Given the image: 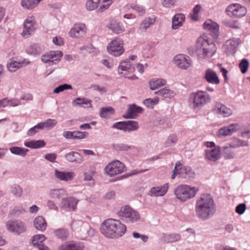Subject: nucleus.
Here are the masks:
<instances>
[{
  "mask_svg": "<svg viewBox=\"0 0 250 250\" xmlns=\"http://www.w3.org/2000/svg\"><path fill=\"white\" fill-rule=\"evenodd\" d=\"M214 200L210 194L203 193L196 199L195 211L197 217L203 221L208 220L216 212Z\"/></svg>",
  "mask_w": 250,
  "mask_h": 250,
  "instance_id": "nucleus-1",
  "label": "nucleus"
},
{
  "mask_svg": "<svg viewBox=\"0 0 250 250\" xmlns=\"http://www.w3.org/2000/svg\"><path fill=\"white\" fill-rule=\"evenodd\" d=\"M216 51V46L210 39L207 37H200L198 39L195 52L199 59L211 57Z\"/></svg>",
  "mask_w": 250,
  "mask_h": 250,
  "instance_id": "nucleus-2",
  "label": "nucleus"
},
{
  "mask_svg": "<svg viewBox=\"0 0 250 250\" xmlns=\"http://www.w3.org/2000/svg\"><path fill=\"white\" fill-rule=\"evenodd\" d=\"M198 191L199 188L196 187L181 184L175 188L174 194L177 200L184 203L194 198Z\"/></svg>",
  "mask_w": 250,
  "mask_h": 250,
  "instance_id": "nucleus-3",
  "label": "nucleus"
},
{
  "mask_svg": "<svg viewBox=\"0 0 250 250\" xmlns=\"http://www.w3.org/2000/svg\"><path fill=\"white\" fill-rule=\"evenodd\" d=\"M195 176V172L191 167L184 166L177 162L175 165L171 178L174 179L176 176H178L180 179L191 180L194 178Z\"/></svg>",
  "mask_w": 250,
  "mask_h": 250,
  "instance_id": "nucleus-4",
  "label": "nucleus"
},
{
  "mask_svg": "<svg viewBox=\"0 0 250 250\" xmlns=\"http://www.w3.org/2000/svg\"><path fill=\"white\" fill-rule=\"evenodd\" d=\"M117 214L122 220L128 224L135 223L140 219L139 213L127 205L122 207Z\"/></svg>",
  "mask_w": 250,
  "mask_h": 250,
  "instance_id": "nucleus-5",
  "label": "nucleus"
},
{
  "mask_svg": "<svg viewBox=\"0 0 250 250\" xmlns=\"http://www.w3.org/2000/svg\"><path fill=\"white\" fill-rule=\"evenodd\" d=\"M211 100L210 96L206 91L197 90L191 94L190 101L194 109H200Z\"/></svg>",
  "mask_w": 250,
  "mask_h": 250,
  "instance_id": "nucleus-6",
  "label": "nucleus"
},
{
  "mask_svg": "<svg viewBox=\"0 0 250 250\" xmlns=\"http://www.w3.org/2000/svg\"><path fill=\"white\" fill-rule=\"evenodd\" d=\"M205 159L211 162H216L218 161L222 156L221 148L217 146L213 142H207L205 144Z\"/></svg>",
  "mask_w": 250,
  "mask_h": 250,
  "instance_id": "nucleus-7",
  "label": "nucleus"
},
{
  "mask_svg": "<svg viewBox=\"0 0 250 250\" xmlns=\"http://www.w3.org/2000/svg\"><path fill=\"white\" fill-rule=\"evenodd\" d=\"M7 230L16 235H20L26 230V226L24 222L20 219H11L5 224Z\"/></svg>",
  "mask_w": 250,
  "mask_h": 250,
  "instance_id": "nucleus-8",
  "label": "nucleus"
},
{
  "mask_svg": "<svg viewBox=\"0 0 250 250\" xmlns=\"http://www.w3.org/2000/svg\"><path fill=\"white\" fill-rule=\"evenodd\" d=\"M107 50L108 52L113 56H121L125 51L123 40L120 38H115L109 43Z\"/></svg>",
  "mask_w": 250,
  "mask_h": 250,
  "instance_id": "nucleus-9",
  "label": "nucleus"
},
{
  "mask_svg": "<svg viewBox=\"0 0 250 250\" xmlns=\"http://www.w3.org/2000/svg\"><path fill=\"white\" fill-rule=\"evenodd\" d=\"M125 170V165L121 162L116 160L109 163L105 167V172L110 177L121 174Z\"/></svg>",
  "mask_w": 250,
  "mask_h": 250,
  "instance_id": "nucleus-10",
  "label": "nucleus"
},
{
  "mask_svg": "<svg viewBox=\"0 0 250 250\" xmlns=\"http://www.w3.org/2000/svg\"><path fill=\"white\" fill-rule=\"evenodd\" d=\"M135 68L133 63L129 60H126L122 61L118 67V73L128 79L134 80L137 78L135 76L128 77V75L132 74L134 72Z\"/></svg>",
  "mask_w": 250,
  "mask_h": 250,
  "instance_id": "nucleus-11",
  "label": "nucleus"
},
{
  "mask_svg": "<svg viewBox=\"0 0 250 250\" xmlns=\"http://www.w3.org/2000/svg\"><path fill=\"white\" fill-rule=\"evenodd\" d=\"M63 56L61 51H50L42 56L41 61L45 63L56 64Z\"/></svg>",
  "mask_w": 250,
  "mask_h": 250,
  "instance_id": "nucleus-12",
  "label": "nucleus"
},
{
  "mask_svg": "<svg viewBox=\"0 0 250 250\" xmlns=\"http://www.w3.org/2000/svg\"><path fill=\"white\" fill-rule=\"evenodd\" d=\"M229 15L236 18H241L247 14V9L239 3H232L229 5L226 8Z\"/></svg>",
  "mask_w": 250,
  "mask_h": 250,
  "instance_id": "nucleus-13",
  "label": "nucleus"
},
{
  "mask_svg": "<svg viewBox=\"0 0 250 250\" xmlns=\"http://www.w3.org/2000/svg\"><path fill=\"white\" fill-rule=\"evenodd\" d=\"M87 31V28L83 23L74 24L69 32V35L72 38L78 39L84 37Z\"/></svg>",
  "mask_w": 250,
  "mask_h": 250,
  "instance_id": "nucleus-14",
  "label": "nucleus"
},
{
  "mask_svg": "<svg viewBox=\"0 0 250 250\" xmlns=\"http://www.w3.org/2000/svg\"><path fill=\"white\" fill-rule=\"evenodd\" d=\"M37 27L35 18L33 16H28L24 21L22 35L28 37L34 31Z\"/></svg>",
  "mask_w": 250,
  "mask_h": 250,
  "instance_id": "nucleus-15",
  "label": "nucleus"
},
{
  "mask_svg": "<svg viewBox=\"0 0 250 250\" xmlns=\"http://www.w3.org/2000/svg\"><path fill=\"white\" fill-rule=\"evenodd\" d=\"M241 43V40L238 38H233L228 40L223 46L224 51L227 55L233 54L235 52L236 48Z\"/></svg>",
  "mask_w": 250,
  "mask_h": 250,
  "instance_id": "nucleus-16",
  "label": "nucleus"
},
{
  "mask_svg": "<svg viewBox=\"0 0 250 250\" xmlns=\"http://www.w3.org/2000/svg\"><path fill=\"white\" fill-rule=\"evenodd\" d=\"M112 219L105 220L101 225V232L106 238L115 239L114 231L113 228Z\"/></svg>",
  "mask_w": 250,
  "mask_h": 250,
  "instance_id": "nucleus-17",
  "label": "nucleus"
},
{
  "mask_svg": "<svg viewBox=\"0 0 250 250\" xmlns=\"http://www.w3.org/2000/svg\"><path fill=\"white\" fill-rule=\"evenodd\" d=\"M174 62L181 69H186L191 65V60L190 58L184 54H178L175 56Z\"/></svg>",
  "mask_w": 250,
  "mask_h": 250,
  "instance_id": "nucleus-18",
  "label": "nucleus"
},
{
  "mask_svg": "<svg viewBox=\"0 0 250 250\" xmlns=\"http://www.w3.org/2000/svg\"><path fill=\"white\" fill-rule=\"evenodd\" d=\"M85 248L83 242L79 241H68L62 245L59 250H84Z\"/></svg>",
  "mask_w": 250,
  "mask_h": 250,
  "instance_id": "nucleus-19",
  "label": "nucleus"
},
{
  "mask_svg": "<svg viewBox=\"0 0 250 250\" xmlns=\"http://www.w3.org/2000/svg\"><path fill=\"white\" fill-rule=\"evenodd\" d=\"M78 202L77 199L72 197L63 198L60 207L66 211L74 210L77 208Z\"/></svg>",
  "mask_w": 250,
  "mask_h": 250,
  "instance_id": "nucleus-20",
  "label": "nucleus"
},
{
  "mask_svg": "<svg viewBox=\"0 0 250 250\" xmlns=\"http://www.w3.org/2000/svg\"><path fill=\"white\" fill-rule=\"evenodd\" d=\"M213 111L218 115L228 117L232 114V110L220 102L215 103Z\"/></svg>",
  "mask_w": 250,
  "mask_h": 250,
  "instance_id": "nucleus-21",
  "label": "nucleus"
},
{
  "mask_svg": "<svg viewBox=\"0 0 250 250\" xmlns=\"http://www.w3.org/2000/svg\"><path fill=\"white\" fill-rule=\"evenodd\" d=\"M113 228L114 231L115 239L123 236L126 231V227L118 220L113 219Z\"/></svg>",
  "mask_w": 250,
  "mask_h": 250,
  "instance_id": "nucleus-22",
  "label": "nucleus"
},
{
  "mask_svg": "<svg viewBox=\"0 0 250 250\" xmlns=\"http://www.w3.org/2000/svg\"><path fill=\"white\" fill-rule=\"evenodd\" d=\"M238 129L239 125L238 124H232L219 129L217 133V135L220 138L230 136L233 133L237 131Z\"/></svg>",
  "mask_w": 250,
  "mask_h": 250,
  "instance_id": "nucleus-23",
  "label": "nucleus"
},
{
  "mask_svg": "<svg viewBox=\"0 0 250 250\" xmlns=\"http://www.w3.org/2000/svg\"><path fill=\"white\" fill-rule=\"evenodd\" d=\"M204 79L208 83L212 84H218L220 83V80L217 73L210 68L207 69L205 71Z\"/></svg>",
  "mask_w": 250,
  "mask_h": 250,
  "instance_id": "nucleus-24",
  "label": "nucleus"
},
{
  "mask_svg": "<svg viewBox=\"0 0 250 250\" xmlns=\"http://www.w3.org/2000/svg\"><path fill=\"white\" fill-rule=\"evenodd\" d=\"M169 188L168 183H166L162 186L152 188L149 192L151 196L159 197L165 195Z\"/></svg>",
  "mask_w": 250,
  "mask_h": 250,
  "instance_id": "nucleus-25",
  "label": "nucleus"
},
{
  "mask_svg": "<svg viewBox=\"0 0 250 250\" xmlns=\"http://www.w3.org/2000/svg\"><path fill=\"white\" fill-rule=\"evenodd\" d=\"M54 175L56 178L60 181L67 182L73 179L75 174L73 172L62 171L56 169Z\"/></svg>",
  "mask_w": 250,
  "mask_h": 250,
  "instance_id": "nucleus-26",
  "label": "nucleus"
},
{
  "mask_svg": "<svg viewBox=\"0 0 250 250\" xmlns=\"http://www.w3.org/2000/svg\"><path fill=\"white\" fill-rule=\"evenodd\" d=\"M156 17L154 15L145 18L141 22L139 30L141 32H146L150 26L154 24Z\"/></svg>",
  "mask_w": 250,
  "mask_h": 250,
  "instance_id": "nucleus-27",
  "label": "nucleus"
},
{
  "mask_svg": "<svg viewBox=\"0 0 250 250\" xmlns=\"http://www.w3.org/2000/svg\"><path fill=\"white\" fill-rule=\"evenodd\" d=\"M143 109L140 106L135 104L130 105L127 109L126 114L123 116L125 119H134L138 114L142 112Z\"/></svg>",
  "mask_w": 250,
  "mask_h": 250,
  "instance_id": "nucleus-28",
  "label": "nucleus"
},
{
  "mask_svg": "<svg viewBox=\"0 0 250 250\" xmlns=\"http://www.w3.org/2000/svg\"><path fill=\"white\" fill-rule=\"evenodd\" d=\"M28 62H25V60H11L7 64L8 70L11 72H15L18 69L29 64Z\"/></svg>",
  "mask_w": 250,
  "mask_h": 250,
  "instance_id": "nucleus-29",
  "label": "nucleus"
},
{
  "mask_svg": "<svg viewBox=\"0 0 250 250\" xmlns=\"http://www.w3.org/2000/svg\"><path fill=\"white\" fill-rule=\"evenodd\" d=\"M155 94L161 96L163 100L166 101L169 100L176 95V93L174 91L168 89L167 87L162 88L156 91Z\"/></svg>",
  "mask_w": 250,
  "mask_h": 250,
  "instance_id": "nucleus-30",
  "label": "nucleus"
},
{
  "mask_svg": "<svg viewBox=\"0 0 250 250\" xmlns=\"http://www.w3.org/2000/svg\"><path fill=\"white\" fill-rule=\"evenodd\" d=\"M44 47L43 45L37 43L30 45L26 49V52L29 55L37 56L40 55L44 50Z\"/></svg>",
  "mask_w": 250,
  "mask_h": 250,
  "instance_id": "nucleus-31",
  "label": "nucleus"
},
{
  "mask_svg": "<svg viewBox=\"0 0 250 250\" xmlns=\"http://www.w3.org/2000/svg\"><path fill=\"white\" fill-rule=\"evenodd\" d=\"M65 159L70 163L81 164L83 162L82 156L78 152L71 151L65 155Z\"/></svg>",
  "mask_w": 250,
  "mask_h": 250,
  "instance_id": "nucleus-32",
  "label": "nucleus"
},
{
  "mask_svg": "<svg viewBox=\"0 0 250 250\" xmlns=\"http://www.w3.org/2000/svg\"><path fill=\"white\" fill-rule=\"evenodd\" d=\"M204 27L205 29L210 31L214 36H217L219 32L218 24L211 20H207L204 23Z\"/></svg>",
  "mask_w": 250,
  "mask_h": 250,
  "instance_id": "nucleus-33",
  "label": "nucleus"
},
{
  "mask_svg": "<svg viewBox=\"0 0 250 250\" xmlns=\"http://www.w3.org/2000/svg\"><path fill=\"white\" fill-rule=\"evenodd\" d=\"M33 225L35 228L42 232L44 231L47 227L45 219L42 216H38L34 219Z\"/></svg>",
  "mask_w": 250,
  "mask_h": 250,
  "instance_id": "nucleus-34",
  "label": "nucleus"
},
{
  "mask_svg": "<svg viewBox=\"0 0 250 250\" xmlns=\"http://www.w3.org/2000/svg\"><path fill=\"white\" fill-rule=\"evenodd\" d=\"M185 19V16L183 14H176L172 18L173 29H177L183 24Z\"/></svg>",
  "mask_w": 250,
  "mask_h": 250,
  "instance_id": "nucleus-35",
  "label": "nucleus"
},
{
  "mask_svg": "<svg viewBox=\"0 0 250 250\" xmlns=\"http://www.w3.org/2000/svg\"><path fill=\"white\" fill-rule=\"evenodd\" d=\"M72 104L74 106L80 105L83 107H92L91 101L85 98H77L72 101Z\"/></svg>",
  "mask_w": 250,
  "mask_h": 250,
  "instance_id": "nucleus-36",
  "label": "nucleus"
},
{
  "mask_svg": "<svg viewBox=\"0 0 250 250\" xmlns=\"http://www.w3.org/2000/svg\"><path fill=\"white\" fill-rule=\"evenodd\" d=\"M181 239V235L180 233H172L165 234L162 237V240L166 243H175Z\"/></svg>",
  "mask_w": 250,
  "mask_h": 250,
  "instance_id": "nucleus-37",
  "label": "nucleus"
},
{
  "mask_svg": "<svg viewBox=\"0 0 250 250\" xmlns=\"http://www.w3.org/2000/svg\"><path fill=\"white\" fill-rule=\"evenodd\" d=\"M108 28L116 34H120L125 31L123 24L116 21H112L108 25Z\"/></svg>",
  "mask_w": 250,
  "mask_h": 250,
  "instance_id": "nucleus-38",
  "label": "nucleus"
},
{
  "mask_svg": "<svg viewBox=\"0 0 250 250\" xmlns=\"http://www.w3.org/2000/svg\"><path fill=\"white\" fill-rule=\"evenodd\" d=\"M24 145L29 148L37 149L43 147L45 146V143L43 140H32L24 142Z\"/></svg>",
  "mask_w": 250,
  "mask_h": 250,
  "instance_id": "nucleus-39",
  "label": "nucleus"
},
{
  "mask_svg": "<svg viewBox=\"0 0 250 250\" xmlns=\"http://www.w3.org/2000/svg\"><path fill=\"white\" fill-rule=\"evenodd\" d=\"M247 141L242 140L237 138H233L229 143V146L230 148H236L241 146H249Z\"/></svg>",
  "mask_w": 250,
  "mask_h": 250,
  "instance_id": "nucleus-40",
  "label": "nucleus"
},
{
  "mask_svg": "<svg viewBox=\"0 0 250 250\" xmlns=\"http://www.w3.org/2000/svg\"><path fill=\"white\" fill-rule=\"evenodd\" d=\"M9 151L13 154L24 157L26 156L29 150L23 147L12 146L9 148Z\"/></svg>",
  "mask_w": 250,
  "mask_h": 250,
  "instance_id": "nucleus-41",
  "label": "nucleus"
},
{
  "mask_svg": "<svg viewBox=\"0 0 250 250\" xmlns=\"http://www.w3.org/2000/svg\"><path fill=\"white\" fill-rule=\"evenodd\" d=\"M41 129H51L57 124L56 120L48 119L44 122L39 123Z\"/></svg>",
  "mask_w": 250,
  "mask_h": 250,
  "instance_id": "nucleus-42",
  "label": "nucleus"
},
{
  "mask_svg": "<svg viewBox=\"0 0 250 250\" xmlns=\"http://www.w3.org/2000/svg\"><path fill=\"white\" fill-rule=\"evenodd\" d=\"M95 173V170L93 168H90L88 171L84 173V181L88 182V185L93 186L95 185V180L93 176Z\"/></svg>",
  "mask_w": 250,
  "mask_h": 250,
  "instance_id": "nucleus-43",
  "label": "nucleus"
},
{
  "mask_svg": "<svg viewBox=\"0 0 250 250\" xmlns=\"http://www.w3.org/2000/svg\"><path fill=\"white\" fill-rule=\"evenodd\" d=\"M166 83V81L163 79H153L149 82L150 88L151 90H154L162 86L165 85Z\"/></svg>",
  "mask_w": 250,
  "mask_h": 250,
  "instance_id": "nucleus-44",
  "label": "nucleus"
},
{
  "mask_svg": "<svg viewBox=\"0 0 250 250\" xmlns=\"http://www.w3.org/2000/svg\"><path fill=\"white\" fill-rule=\"evenodd\" d=\"M66 192L62 188L51 189L49 190V195L52 198H60L65 195Z\"/></svg>",
  "mask_w": 250,
  "mask_h": 250,
  "instance_id": "nucleus-45",
  "label": "nucleus"
},
{
  "mask_svg": "<svg viewBox=\"0 0 250 250\" xmlns=\"http://www.w3.org/2000/svg\"><path fill=\"white\" fill-rule=\"evenodd\" d=\"M202 10L203 8L200 5H196L194 7L192 13L190 14L191 19L194 21H198L200 18Z\"/></svg>",
  "mask_w": 250,
  "mask_h": 250,
  "instance_id": "nucleus-46",
  "label": "nucleus"
},
{
  "mask_svg": "<svg viewBox=\"0 0 250 250\" xmlns=\"http://www.w3.org/2000/svg\"><path fill=\"white\" fill-rule=\"evenodd\" d=\"M114 113V109L110 106L102 107L100 109V116L104 118H107L113 115Z\"/></svg>",
  "mask_w": 250,
  "mask_h": 250,
  "instance_id": "nucleus-47",
  "label": "nucleus"
},
{
  "mask_svg": "<svg viewBox=\"0 0 250 250\" xmlns=\"http://www.w3.org/2000/svg\"><path fill=\"white\" fill-rule=\"evenodd\" d=\"M46 239V237L43 234H39L34 235L32 237L31 242L35 247H38L40 244H42L43 242Z\"/></svg>",
  "mask_w": 250,
  "mask_h": 250,
  "instance_id": "nucleus-48",
  "label": "nucleus"
},
{
  "mask_svg": "<svg viewBox=\"0 0 250 250\" xmlns=\"http://www.w3.org/2000/svg\"><path fill=\"white\" fill-rule=\"evenodd\" d=\"M139 128L138 124L134 121H125V132H131L137 130Z\"/></svg>",
  "mask_w": 250,
  "mask_h": 250,
  "instance_id": "nucleus-49",
  "label": "nucleus"
},
{
  "mask_svg": "<svg viewBox=\"0 0 250 250\" xmlns=\"http://www.w3.org/2000/svg\"><path fill=\"white\" fill-rule=\"evenodd\" d=\"M232 148L229 146L224 147L223 155L225 159H232L236 156L235 152L232 149Z\"/></svg>",
  "mask_w": 250,
  "mask_h": 250,
  "instance_id": "nucleus-50",
  "label": "nucleus"
},
{
  "mask_svg": "<svg viewBox=\"0 0 250 250\" xmlns=\"http://www.w3.org/2000/svg\"><path fill=\"white\" fill-rule=\"evenodd\" d=\"M240 130V136L244 138H250V125H243L241 127L239 125L238 130Z\"/></svg>",
  "mask_w": 250,
  "mask_h": 250,
  "instance_id": "nucleus-51",
  "label": "nucleus"
},
{
  "mask_svg": "<svg viewBox=\"0 0 250 250\" xmlns=\"http://www.w3.org/2000/svg\"><path fill=\"white\" fill-rule=\"evenodd\" d=\"M81 227H89V224L81 220H75L72 221L71 228L73 229L77 230Z\"/></svg>",
  "mask_w": 250,
  "mask_h": 250,
  "instance_id": "nucleus-52",
  "label": "nucleus"
},
{
  "mask_svg": "<svg viewBox=\"0 0 250 250\" xmlns=\"http://www.w3.org/2000/svg\"><path fill=\"white\" fill-rule=\"evenodd\" d=\"M159 101V98L155 97L153 99L148 98L144 100V104L149 108H153L155 105H156Z\"/></svg>",
  "mask_w": 250,
  "mask_h": 250,
  "instance_id": "nucleus-53",
  "label": "nucleus"
},
{
  "mask_svg": "<svg viewBox=\"0 0 250 250\" xmlns=\"http://www.w3.org/2000/svg\"><path fill=\"white\" fill-rule=\"evenodd\" d=\"M54 234L59 238L65 239L68 237L69 232L66 229H59L54 231Z\"/></svg>",
  "mask_w": 250,
  "mask_h": 250,
  "instance_id": "nucleus-54",
  "label": "nucleus"
},
{
  "mask_svg": "<svg viewBox=\"0 0 250 250\" xmlns=\"http://www.w3.org/2000/svg\"><path fill=\"white\" fill-rule=\"evenodd\" d=\"M80 50L82 51H86L92 55H95L98 52L97 48L94 47L92 44L83 45L80 48Z\"/></svg>",
  "mask_w": 250,
  "mask_h": 250,
  "instance_id": "nucleus-55",
  "label": "nucleus"
},
{
  "mask_svg": "<svg viewBox=\"0 0 250 250\" xmlns=\"http://www.w3.org/2000/svg\"><path fill=\"white\" fill-rule=\"evenodd\" d=\"M11 192L16 196L20 197L22 194V189L19 185L15 184L12 185L10 188Z\"/></svg>",
  "mask_w": 250,
  "mask_h": 250,
  "instance_id": "nucleus-56",
  "label": "nucleus"
},
{
  "mask_svg": "<svg viewBox=\"0 0 250 250\" xmlns=\"http://www.w3.org/2000/svg\"><path fill=\"white\" fill-rule=\"evenodd\" d=\"M249 66V62L246 59H243L239 64V67L242 73L245 74L247 72Z\"/></svg>",
  "mask_w": 250,
  "mask_h": 250,
  "instance_id": "nucleus-57",
  "label": "nucleus"
},
{
  "mask_svg": "<svg viewBox=\"0 0 250 250\" xmlns=\"http://www.w3.org/2000/svg\"><path fill=\"white\" fill-rule=\"evenodd\" d=\"M113 147L117 151H127L133 148V146L125 144H115L114 145Z\"/></svg>",
  "mask_w": 250,
  "mask_h": 250,
  "instance_id": "nucleus-58",
  "label": "nucleus"
},
{
  "mask_svg": "<svg viewBox=\"0 0 250 250\" xmlns=\"http://www.w3.org/2000/svg\"><path fill=\"white\" fill-rule=\"evenodd\" d=\"M72 87L71 85L64 83L62 85H60L55 88L54 89L53 92L54 93H59L63 91L64 90H67V89H72Z\"/></svg>",
  "mask_w": 250,
  "mask_h": 250,
  "instance_id": "nucleus-59",
  "label": "nucleus"
},
{
  "mask_svg": "<svg viewBox=\"0 0 250 250\" xmlns=\"http://www.w3.org/2000/svg\"><path fill=\"white\" fill-rule=\"evenodd\" d=\"M130 7L135 10L136 12L139 13L140 15H144L146 13L145 8L142 5L136 4H132Z\"/></svg>",
  "mask_w": 250,
  "mask_h": 250,
  "instance_id": "nucleus-60",
  "label": "nucleus"
},
{
  "mask_svg": "<svg viewBox=\"0 0 250 250\" xmlns=\"http://www.w3.org/2000/svg\"><path fill=\"white\" fill-rule=\"evenodd\" d=\"M98 5L99 3L93 0H88L86 3V8L90 11L94 10Z\"/></svg>",
  "mask_w": 250,
  "mask_h": 250,
  "instance_id": "nucleus-61",
  "label": "nucleus"
},
{
  "mask_svg": "<svg viewBox=\"0 0 250 250\" xmlns=\"http://www.w3.org/2000/svg\"><path fill=\"white\" fill-rule=\"evenodd\" d=\"M177 142V137L175 135L172 134L170 135L166 142L165 145L166 146H172L175 144Z\"/></svg>",
  "mask_w": 250,
  "mask_h": 250,
  "instance_id": "nucleus-62",
  "label": "nucleus"
},
{
  "mask_svg": "<svg viewBox=\"0 0 250 250\" xmlns=\"http://www.w3.org/2000/svg\"><path fill=\"white\" fill-rule=\"evenodd\" d=\"M41 130L39 124L30 128L27 131L28 136H32L34 135L39 130Z\"/></svg>",
  "mask_w": 250,
  "mask_h": 250,
  "instance_id": "nucleus-63",
  "label": "nucleus"
},
{
  "mask_svg": "<svg viewBox=\"0 0 250 250\" xmlns=\"http://www.w3.org/2000/svg\"><path fill=\"white\" fill-rule=\"evenodd\" d=\"M21 104V101L20 99L13 98L11 99L8 98V105L12 107H15Z\"/></svg>",
  "mask_w": 250,
  "mask_h": 250,
  "instance_id": "nucleus-64",
  "label": "nucleus"
}]
</instances>
